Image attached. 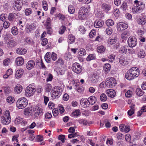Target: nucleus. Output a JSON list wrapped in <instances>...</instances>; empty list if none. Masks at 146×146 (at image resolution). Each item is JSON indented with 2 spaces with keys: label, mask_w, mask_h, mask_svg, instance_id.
Here are the masks:
<instances>
[{
  "label": "nucleus",
  "mask_w": 146,
  "mask_h": 146,
  "mask_svg": "<svg viewBox=\"0 0 146 146\" xmlns=\"http://www.w3.org/2000/svg\"><path fill=\"white\" fill-rule=\"evenodd\" d=\"M68 11L70 14L74 13L75 11L74 7L72 5H69L68 7Z\"/></svg>",
  "instance_id": "72a5a7b5"
},
{
  "label": "nucleus",
  "mask_w": 146,
  "mask_h": 146,
  "mask_svg": "<svg viewBox=\"0 0 146 146\" xmlns=\"http://www.w3.org/2000/svg\"><path fill=\"white\" fill-rule=\"evenodd\" d=\"M128 61L127 57L121 56L120 57L119 60V62L120 64L122 65H125L127 64Z\"/></svg>",
  "instance_id": "4468645a"
},
{
  "label": "nucleus",
  "mask_w": 146,
  "mask_h": 146,
  "mask_svg": "<svg viewBox=\"0 0 146 146\" xmlns=\"http://www.w3.org/2000/svg\"><path fill=\"white\" fill-rule=\"evenodd\" d=\"M62 91L60 88L58 87L55 88L54 90H52L51 92V96L53 98H58L61 95Z\"/></svg>",
  "instance_id": "423d86ee"
},
{
  "label": "nucleus",
  "mask_w": 146,
  "mask_h": 146,
  "mask_svg": "<svg viewBox=\"0 0 146 146\" xmlns=\"http://www.w3.org/2000/svg\"><path fill=\"white\" fill-rule=\"evenodd\" d=\"M106 93L108 96L112 98L114 97L115 95V91L112 89L107 90L106 91Z\"/></svg>",
  "instance_id": "dca6fc26"
},
{
  "label": "nucleus",
  "mask_w": 146,
  "mask_h": 146,
  "mask_svg": "<svg viewBox=\"0 0 146 146\" xmlns=\"http://www.w3.org/2000/svg\"><path fill=\"white\" fill-rule=\"evenodd\" d=\"M114 24L113 21L110 19L107 20L106 21V24L108 26H112Z\"/></svg>",
  "instance_id": "4c0bfd02"
},
{
  "label": "nucleus",
  "mask_w": 146,
  "mask_h": 146,
  "mask_svg": "<svg viewBox=\"0 0 146 146\" xmlns=\"http://www.w3.org/2000/svg\"><path fill=\"white\" fill-rule=\"evenodd\" d=\"M102 7L104 11H108L110 9L111 6L109 4L104 3L102 4Z\"/></svg>",
  "instance_id": "412c9836"
},
{
  "label": "nucleus",
  "mask_w": 146,
  "mask_h": 146,
  "mask_svg": "<svg viewBox=\"0 0 146 146\" xmlns=\"http://www.w3.org/2000/svg\"><path fill=\"white\" fill-rule=\"evenodd\" d=\"M95 57L94 54H90L86 58V60L88 61H90L92 60L95 59Z\"/></svg>",
  "instance_id": "c03bdc74"
},
{
  "label": "nucleus",
  "mask_w": 146,
  "mask_h": 146,
  "mask_svg": "<svg viewBox=\"0 0 146 146\" xmlns=\"http://www.w3.org/2000/svg\"><path fill=\"white\" fill-rule=\"evenodd\" d=\"M146 22V20L145 18H139L138 20V23L139 24L143 25H144Z\"/></svg>",
  "instance_id": "f704fd0d"
},
{
  "label": "nucleus",
  "mask_w": 146,
  "mask_h": 146,
  "mask_svg": "<svg viewBox=\"0 0 146 146\" xmlns=\"http://www.w3.org/2000/svg\"><path fill=\"white\" fill-rule=\"evenodd\" d=\"M6 100L7 102L9 103H12L15 101L14 98L13 97L11 96L8 97L7 98Z\"/></svg>",
  "instance_id": "09e8293b"
},
{
  "label": "nucleus",
  "mask_w": 146,
  "mask_h": 146,
  "mask_svg": "<svg viewBox=\"0 0 146 146\" xmlns=\"http://www.w3.org/2000/svg\"><path fill=\"white\" fill-rule=\"evenodd\" d=\"M35 65V63L33 60L29 61L27 64L26 67L27 69L30 70L34 67Z\"/></svg>",
  "instance_id": "aec40b11"
},
{
  "label": "nucleus",
  "mask_w": 146,
  "mask_h": 146,
  "mask_svg": "<svg viewBox=\"0 0 146 146\" xmlns=\"http://www.w3.org/2000/svg\"><path fill=\"white\" fill-rule=\"evenodd\" d=\"M88 9L82 7L79 10L78 13V17L80 20H85L88 16Z\"/></svg>",
  "instance_id": "7ed1b4c3"
},
{
  "label": "nucleus",
  "mask_w": 146,
  "mask_h": 146,
  "mask_svg": "<svg viewBox=\"0 0 146 146\" xmlns=\"http://www.w3.org/2000/svg\"><path fill=\"white\" fill-rule=\"evenodd\" d=\"M35 25L32 24L31 25H26L25 31L27 33H29L35 29Z\"/></svg>",
  "instance_id": "ddd939ff"
},
{
  "label": "nucleus",
  "mask_w": 146,
  "mask_h": 146,
  "mask_svg": "<svg viewBox=\"0 0 146 146\" xmlns=\"http://www.w3.org/2000/svg\"><path fill=\"white\" fill-rule=\"evenodd\" d=\"M80 114V110H76L75 111H73L72 113V116H78Z\"/></svg>",
  "instance_id": "a18cd8bd"
},
{
  "label": "nucleus",
  "mask_w": 146,
  "mask_h": 146,
  "mask_svg": "<svg viewBox=\"0 0 146 146\" xmlns=\"http://www.w3.org/2000/svg\"><path fill=\"white\" fill-rule=\"evenodd\" d=\"M34 117L37 118L42 114V110L39 107H37L34 111Z\"/></svg>",
  "instance_id": "9d476101"
},
{
  "label": "nucleus",
  "mask_w": 146,
  "mask_h": 146,
  "mask_svg": "<svg viewBox=\"0 0 146 146\" xmlns=\"http://www.w3.org/2000/svg\"><path fill=\"white\" fill-rule=\"evenodd\" d=\"M11 119L9 111L7 110L4 112V115L1 117V123L4 125H7L10 122Z\"/></svg>",
  "instance_id": "f03ea898"
},
{
  "label": "nucleus",
  "mask_w": 146,
  "mask_h": 146,
  "mask_svg": "<svg viewBox=\"0 0 146 146\" xmlns=\"http://www.w3.org/2000/svg\"><path fill=\"white\" fill-rule=\"evenodd\" d=\"M129 32L127 31L123 32L121 35V37L123 39H125L129 36Z\"/></svg>",
  "instance_id": "c85d7f7f"
},
{
  "label": "nucleus",
  "mask_w": 146,
  "mask_h": 146,
  "mask_svg": "<svg viewBox=\"0 0 146 146\" xmlns=\"http://www.w3.org/2000/svg\"><path fill=\"white\" fill-rule=\"evenodd\" d=\"M10 62V60L9 58H6L4 60L3 62V64L6 66H7Z\"/></svg>",
  "instance_id": "6e6d98bb"
},
{
  "label": "nucleus",
  "mask_w": 146,
  "mask_h": 146,
  "mask_svg": "<svg viewBox=\"0 0 146 146\" xmlns=\"http://www.w3.org/2000/svg\"><path fill=\"white\" fill-rule=\"evenodd\" d=\"M105 48L103 46H98L97 48V50L98 52L102 53L104 52L105 50Z\"/></svg>",
  "instance_id": "7c9ffc66"
},
{
  "label": "nucleus",
  "mask_w": 146,
  "mask_h": 146,
  "mask_svg": "<svg viewBox=\"0 0 146 146\" xmlns=\"http://www.w3.org/2000/svg\"><path fill=\"white\" fill-rule=\"evenodd\" d=\"M24 62V60L21 57L17 58L15 60L16 64L19 66L22 65L23 64Z\"/></svg>",
  "instance_id": "5701e85b"
},
{
  "label": "nucleus",
  "mask_w": 146,
  "mask_h": 146,
  "mask_svg": "<svg viewBox=\"0 0 146 146\" xmlns=\"http://www.w3.org/2000/svg\"><path fill=\"white\" fill-rule=\"evenodd\" d=\"M24 24L23 23L22 21H20L18 23L17 26L21 30H23L24 27Z\"/></svg>",
  "instance_id": "79ce46f5"
},
{
  "label": "nucleus",
  "mask_w": 146,
  "mask_h": 146,
  "mask_svg": "<svg viewBox=\"0 0 146 146\" xmlns=\"http://www.w3.org/2000/svg\"><path fill=\"white\" fill-rule=\"evenodd\" d=\"M34 86L32 84H30L27 87L25 91V94L28 97L31 96L34 94L36 91Z\"/></svg>",
  "instance_id": "20e7f679"
},
{
  "label": "nucleus",
  "mask_w": 146,
  "mask_h": 146,
  "mask_svg": "<svg viewBox=\"0 0 146 146\" xmlns=\"http://www.w3.org/2000/svg\"><path fill=\"white\" fill-rule=\"evenodd\" d=\"M22 87L19 84L16 85L14 88V91L16 94H19L21 92L22 90Z\"/></svg>",
  "instance_id": "f3484780"
},
{
  "label": "nucleus",
  "mask_w": 146,
  "mask_h": 146,
  "mask_svg": "<svg viewBox=\"0 0 146 146\" xmlns=\"http://www.w3.org/2000/svg\"><path fill=\"white\" fill-rule=\"evenodd\" d=\"M116 40L115 39L111 38L109 39L108 40V43L110 44H113L116 42Z\"/></svg>",
  "instance_id": "5fc2aeb1"
},
{
  "label": "nucleus",
  "mask_w": 146,
  "mask_h": 146,
  "mask_svg": "<svg viewBox=\"0 0 146 146\" xmlns=\"http://www.w3.org/2000/svg\"><path fill=\"white\" fill-rule=\"evenodd\" d=\"M22 6L21 3L14 2L13 3V8L15 10L17 11L20 10L21 9Z\"/></svg>",
  "instance_id": "2eb2a0df"
},
{
  "label": "nucleus",
  "mask_w": 146,
  "mask_h": 146,
  "mask_svg": "<svg viewBox=\"0 0 146 146\" xmlns=\"http://www.w3.org/2000/svg\"><path fill=\"white\" fill-rule=\"evenodd\" d=\"M27 102L25 98H21L19 99L16 103L17 106L19 109H22L25 108L27 105Z\"/></svg>",
  "instance_id": "39448f33"
},
{
  "label": "nucleus",
  "mask_w": 146,
  "mask_h": 146,
  "mask_svg": "<svg viewBox=\"0 0 146 146\" xmlns=\"http://www.w3.org/2000/svg\"><path fill=\"white\" fill-rule=\"evenodd\" d=\"M108 81V79H107L105 82V87H107L108 88H112L114 86V83H113L112 84H111V82H110V81Z\"/></svg>",
  "instance_id": "c756f323"
},
{
  "label": "nucleus",
  "mask_w": 146,
  "mask_h": 146,
  "mask_svg": "<svg viewBox=\"0 0 146 146\" xmlns=\"http://www.w3.org/2000/svg\"><path fill=\"white\" fill-rule=\"evenodd\" d=\"M139 74V69L137 67H133L130 69L125 74V77L128 80H131L137 77Z\"/></svg>",
  "instance_id": "f257e3e1"
},
{
  "label": "nucleus",
  "mask_w": 146,
  "mask_h": 146,
  "mask_svg": "<svg viewBox=\"0 0 146 146\" xmlns=\"http://www.w3.org/2000/svg\"><path fill=\"white\" fill-rule=\"evenodd\" d=\"M135 106L134 105L130 106L131 108L127 112V113L129 116H131L134 113V108H135Z\"/></svg>",
  "instance_id": "473e14b6"
},
{
  "label": "nucleus",
  "mask_w": 146,
  "mask_h": 146,
  "mask_svg": "<svg viewBox=\"0 0 146 146\" xmlns=\"http://www.w3.org/2000/svg\"><path fill=\"white\" fill-rule=\"evenodd\" d=\"M52 113L54 116H56L58 114V110L57 109L54 108L52 110Z\"/></svg>",
  "instance_id": "69168bd1"
},
{
  "label": "nucleus",
  "mask_w": 146,
  "mask_h": 146,
  "mask_svg": "<svg viewBox=\"0 0 146 146\" xmlns=\"http://www.w3.org/2000/svg\"><path fill=\"white\" fill-rule=\"evenodd\" d=\"M22 119L19 117H17L15 120V123L16 124H19L21 123Z\"/></svg>",
  "instance_id": "49530a36"
},
{
  "label": "nucleus",
  "mask_w": 146,
  "mask_h": 146,
  "mask_svg": "<svg viewBox=\"0 0 146 146\" xmlns=\"http://www.w3.org/2000/svg\"><path fill=\"white\" fill-rule=\"evenodd\" d=\"M55 64L56 65L58 64L60 65H62L64 64V62L62 59L60 58L58 59L57 61L55 62Z\"/></svg>",
  "instance_id": "603ef678"
},
{
  "label": "nucleus",
  "mask_w": 146,
  "mask_h": 146,
  "mask_svg": "<svg viewBox=\"0 0 146 146\" xmlns=\"http://www.w3.org/2000/svg\"><path fill=\"white\" fill-rule=\"evenodd\" d=\"M73 87L79 92H82L84 90L83 88L82 87H79L78 84L76 83H74L73 86Z\"/></svg>",
  "instance_id": "4be33fe9"
},
{
  "label": "nucleus",
  "mask_w": 146,
  "mask_h": 146,
  "mask_svg": "<svg viewBox=\"0 0 146 146\" xmlns=\"http://www.w3.org/2000/svg\"><path fill=\"white\" fill-rule=\"evenodd\" d=\"M138 57L142 58H144L145 56V53L144 51L143 50H141L137 53Z\"/></svg>",
  "instance_id": "a878e982"
},
{
  "label": "nucleus",
  "mask_w": 146,
  "mask_h": 146,
  "mask_svg": "<svg viewBox=\"0 0 146 146\" xmlns=\"http://www.w3.org/2000/svg\"><path fill=\"white\" fill-rule=\"evenodd\" d=\"M78 54L80 56H83L86 54V52L85 49L81 48L79 50Z\"/></svg>",
  "instance_id": "2f4dec72"
},
{
  "label": "nucleus",
  "mask_w": 146,
  "mask_h": 146,
  "mask_svg": "<svg viewBox=\"0 0 146 146\" xmlns=\"http://www.w3.org/2000/svg\"><path fill=\"white\" fill-rule=\"evenodd\" d=\"M4 90L5 93L7 94H9L11 92L10 89L9 87H5Z\"/></svg>",
  "instance_id": "e2e57ef3"
},
{
  "label": "nucleus",
  "mask_w": 146,
  "mask_h": 146,
  "mask_svg": "<svg viewBox=\"0 0 146 146\" xmlns=\"http://www.w3.org/2000/svg\"><path fill=\"white\" fill-rule=\"evenodd\" d=\"M121 8L123 10H125L127 8V5L126 2H123L122 4L121 7Z\"/></svg>",
  "instance_id": "864d4df0"
},
{
  "label": "nucleus",
  "mask_w": 146,
  "mask_h": 146,
  "mask_svg": "<svg viewBox=\"0 0 146 146\" xmlns=\"http://www.w3.org/2000/svg\"><path fill=\"white\" fill-rule=\"evenodd\" d=\"M46 90L47 92H49L51 89V85L50 84H48L46 86Z\"/></svg>",
  "instance_id": "338daca9"
},
{
  "label": "nucleus",
  "mask_w": 146,
  "mask_h": 146,
  "mask_svg": "<svg viewBox=\"0 0 146 146\" xmlns=\"http://www.w3.org/2000/svg\"><path fill=\"white\" fill-rule=\"evenodd\" d=\"M23 74V70L22 69H18L16 72L15 76L17 78H21Z\"/></svg>",
  "instance_id": "a211bd4d"
},
{
  "label": "nucleus",
  "mask_w": 146,
  "mask_h": 146,
  "mask_svg": "<svg viewBox=\"0 0 146 146\" xmlns=\"http://www.w3.org/2000/svg\"><path fill=\"white\" fill-rule=\"evenodd\" d=\"M146 112V106H143L141 110L138 111L137 112L138 116H140L143 112Z\"/></svg>",
  "instance_id": "e433bc0d"
},
{
  "label": "nucleus",
  "mask_w": 146,
  "mask_h": 146,
  "mask_svg": "<svg viewBox=\"0 0 146 146\" xmlns=\"http://www.w3.org/2000/svg\"><path fill=\"white\" fill-rule=\"evenodd\" d=\"M7 44L11 47H13L16 45L15 42L12 39L9 40Z\"/></svg>",
  "instance_id": "c9c22d12"
},
{
  "label": "nucleus",
  "mask_w": 146,
  "mask_h": 146,
  "mask_svg": "<svg viewBox=\"0 0 146 146\" xmlns=\"http://www.w3.org/2000/svg\"><path fill=\"white\" fill-rule=\"evenodd\" d=\"M88 100H89L90 104L92 105L94 104L96 102V97L93 96L90 97Z\"/></svg>",
  "instance_id": "bb28decb"
},
{
  "label": "nucleus",
  "mask_w": 146,
  "mask_h": 146,
  "mask_svg": "<svg viewBox=\"0 0 146 146\" xmlns=\"http://www.w3.org/2000/svg\"><path fill=\"white\" fill-rule=\"evenodd\" d=\"M32 13V10L31 8H27L25 11V15L27 16L30 15Z\"/></svg>",
  "instance_id": "de8ad7c7"
},
{
  "label": "nucleus",
  "mask_w": 146,
  "mask_h": 146,
  "mask_svg": "<svg viewBox=\"0 0 146 146\" xmlns=\"http://www.w3.org/2000/svg\"><path fill=\"white\" fill-rule=\"evenodd\" d=\"M27 52V50L24 48H19L16 50L17 53L19 54H24Z\"/></svg>",
  "instance_id": "393cba45"
},
{
  "label": "nucleus",
  "mask_w": 146,
  "mask_h": 146,
  "mask_svg": "<svg viewBox=\"0 0 146 146\" xmlns=\"http://www.w3.org/2000/svg\"><path fill=\"white\" fill-rule=\"evenodd\" d=\"M108 81L111 82V84H112L113 82L114 84V86H115L116 83V81L114 78L111 77L110 79H108Z\"/></svg>",
  "instance_id": "bf43d9fd"
},
{
  "label": "nucleus",
  "mask_w": 146,
  "mask_h": 146,
  "mask_svg": "<svg viewBox=\"0 0 146 146\" xmlns=\"http://www.w3.org/2000/svg\"><path fill=\"white\" fill-rule=\"evenodd\" d=\"M25 41L28 44H32L33 41L32 39L29 38H27L25 39Z\"/></svg>",
  "instance_id": "0e129e2a"
},
{
  "label": "nucleus",
  "mask_w": 146,
  "mask_h": 146,
  "mask_svg": "<svg viewBox=\"0 0 146 146\" xmlns=\"http://www.w3.org/2000/svg\"><path fill=\"white\" fill-rule=\"evenodd\" d=\"M75 41V36L72 34H70L68 37V42L70 44H72L74 43Z\"/></svg>",
  "instance_id": "b1692460"
},
{
  "label": "nucleus",
  "mask_w": 146,
  "mask_h": 146,
  "mask_svg": "<svg viewBox=\"0 0 146 146\" xmlns=\"http://www.w3.org/2000/svg\"><path fill=\"white\" fill-rule=\"evenodd\" d=\"M66 28L64 26L61 27L59 30V33L60 34H63L66 30Z\"/></svg>",
  "instance_id": "8fccbe9b"
},
{
  "label": "nucleus",
  "mask_w": 146,
  "mask_h": 146,
  "mask_svg": "<svg viewBox=\"0 0 146 146\" xmlns=\"http://www.w3.org/2000/svg\"><path fill=\"white\" fill-rule=\"evenodd\" d=\"M13 13H10L8 16V19L10 21H12L15 19Z\"/></svg>",
  "instance_id": "052dcab7"
},
{
  "label": "nucleus",
  "mask_w": 146,
  "mask_h": 146,
  "mask_svg": "<svg viewBox=\"0 0 146 146\" xmlns=\"http://www.w3.org/2000/svg\"><path fill=\"white\" fill-rule=\"evenodd\" d=\"M80 104L82 107L86 108L89 106L90 103L87 99L82 98L80 101Z\"/></svg>",
  "instance_id": "9b49d317"
},
{
  "label": "nucleus",
  "mask_w": 146,
  "mask_h": 146,
  "mask_svg": "<svg viewBox=\"0 0 146 146\" xmlns=\"http://www.w3.org/2000/svg\"><path fill=\"white\" fill-rule=\"evenodd\" d=\"M127 49L126 48L123 46L121 47L119 50V52L123 54H125L127 52Z\"/></svg>",
  "instance_id": "37998d69"
},
{
  "label": "nucleus",
  "mask_w": 146,
  "mask_h": 146,
  "mask_svg": "<svg viewBox=\"0 0 146 146\" xmlns=\"http://www.w3.org/2000/svg\"><path fill=\"white\" fill-rule=\"evenodd\" d=\"M104 68L105 71H109L111 68V65L109 64H106L104 65Z\"/></svg>",
  "instance_id": "58836bf2"
},
{
  "label": "nucleus",
  "mask_w": 146,
  "mask_h": 146,
  "mask_svg": "<svg viewBox=\"0 0 146 146\" xmlns=\"http://www.w3.org/2000/svg\"><path fill=\"white\" fill-rule=\"evenodd\" d=\"M104 24L103 21L101 20L96 21L94 23V26L97 28H99L102 27Z\"/></svg>",
  "instance_id": "6ab92c4d"
},
{
  "label": "nucleus",
  "mask_w": 146,
  "mask_h": 146,
  "mask_svg": "<svg viewBox=\"0 0 146 146\" xmlns=\"http://www.w3.org/2000/svg\"><path fill=\"white\" fill-rule=\"evenodd\" d=\"M11 32L12 34L14 35H17L18 33V31L17 27H13L11 29Z\"/></svg>",
  "instance_id": "cd10ccee"
},
{
  "label": "nucleus",
  "mask_w": 146,
  "mask_h": 146,
  "mask_svg": "<svg viewBox=\"0 0 146 146\" xmlns=\"http://www.w3.org/2000/svg\"><path fill=\"white\" fill-rule=\"evenodd\" d=\"M3 27L5 29H7L10 26V23L8 21H5L3 24Z\"/></svg>",
  "instance_id": "4d7b16f0"
},
{
  "label": "nucleus",
  "mask_w": 146,
  "mask_h": 146,
  "mask_svg": "<svg viewBox=\"0 0 146 146\" xmlns=\"http://www.w3.org/2000/svg\"><path fill=\"white\" fill-rule=\"evenodd\" d=\"M98 78V76L97 74H94L91 77V80L94 82H95L97 80Z\"/></svg>",
  "instance_id": "a19ab883"
},
{
  "label": "nucleus",
  "mask_w": 146,
  "mask_h": 146,
  "mask_svg": "<svg viewBox=\"0 0 146 146\" xmlns=\"http://www.w3.org/2000/svg\"><path fill=\"white\" fill-rule=\"evenodd\" d=\"M72 69L74 72L77 74L80 73L82 70L81 66L77 62H75L72 64Z\"/></svg>",
  "instance_id": "0eeeda50"
},
{
  "label": "nucleus",
  "mask_w": 146,
  "mask_h": 146,
  "mask_svg": "<svg viewBox=\"0 0 146 146\" xmlns=\"http://www.w3.org/2000/svg\"><path fill=\"white\" fill-rule=\"evenodd\" d=\"M132 92L130 90H128L125 93V95L126 97L130 98L132 96Z\"/></svg>",
  "instance_id": "13d9d810"
},
{
  "label": "nucleus",
  "mask_w": 146,
  "mask_h": 146,
  "mask_svg": "<svg viewBox=\"0 0 146 146\" xmlns=\"http://www.w3.org/2000/svg\"><path fill=\"white\" fill-rule=\"evenodd\" d=\"M128 25L125 23L119 22L117 25V30L119 31H122L127 28Z\"/></svg>",
  "instance_id": "1a4fd4ad"
},
{
  "label": "nucleus",
  "mask_w": 146,
  "mask_h": 146,
  "mask_svg": "<svg viewBox=\"0 0 146 146\" xmlns=\"http://www.w3.org/2000/svg\"><path fill=\"white\" fill-rule=\"evenodd\" d=\"M112 32L113 30L110 27L106 29V32L108 35H110L112 33Z\"/></svg>",
  "instance_id": "680f3d73"
},
{
  "label": "nucleus",
  "mask_w": 146,
  "mask_h": 146,
  "mask_svg": "<svg viewBox=\"0 0 146 146\" xmlns=\"http://www.w3.org/2000/svg\"><path fill=\"white\" fill-rule=\"evenodd\" d=\"M134 3L135 4V6L138 7L140 10H142L145 8V4L142 2L135 0L134 1Z\"/></svg>",
  "instance_id": "f8f14e48"
},
{
  "label": "nucleus",
  "mask_w": 146,
  "mask_h": 146,
  "mask_svg": "<svg viewBox=\"0 0 146 146\" xmlns=\"http://www.w3.org/2000/svg\"><path fill=\"white\" fill-rule=\"evenodd\" d=\"M51 57L53 61H55L57 58V55L54 52H52L51 56Z\"/></svg>",
  "instance_id": "774afa93"
},
{
  "label": "nucleus",
  "mask_w": 146,
  "mask_h": 146,
  "mask_svg": "<svg viewBox=\"0 0 146 146\" xmlns=\"http://www.w3.org/2000/svg\"><path fill=\"white\" fill-rule=\"evenodd\" d=\"M136 94L139 96H141L143 94V92L140 88H137L136 90Z\"/></svg>",
  "instance_id": "ea45409f"
},
{
  "label": "nucleus",
  "mask_w": 146,
  "mask_h": 146,
  "mask_svg": "<svg viewBox=\"0 0 146 146\" xmlns=\"http://www.w3.org/2000/svg\"><path fill=\"white\" fill-rule=\"evenodd\" d=\"M127 42L128 45L131 47L135 46L137 43V39L135 37H129Z\"/></svg>",
  "instance_id": "6e6552de"
},
{
  "label": "nucleus",
  "mask_w": 146,
  "mask_h": 146,
  "mask_svg": "<svg viewBox=\"0 0 146 146\" xmlns=\"http://www.w3.org/2000/svg\"><path fill=\"white\" fill-rule=\"evenodd\" d=\"M100 99L101 101L104 102L107 100V96L105 94H102L100 96Z\"/></svg>",
  "instance_id": "3c124183"
}]
</instances>
